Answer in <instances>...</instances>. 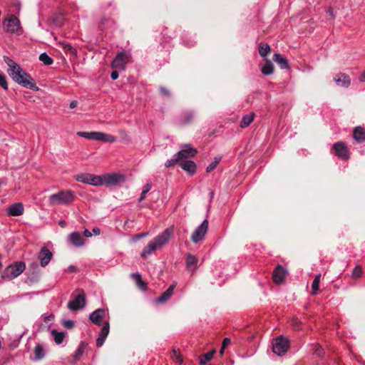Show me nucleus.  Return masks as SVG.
Returning <instances> with one entry per match:
<instances>
[{
  "label": "nucleus",
  "instance_id": "nucleus-63",
  "mask_svg": "<svg viewBox=\"0 0 365 365\" xmlns=\"http://www.w3.org/2000/svg\"><path fill=\"white\" fill-rule=\"evenodd\" d=\"M59 225L61 226V227H64L65 225H66V222L64 220H61L59 222Z\"/></svg>",
  "mask_w": 365,
  "mask_h": 365
},
{
  "label": "nucleus",
  "instance_id": "nucleus-53",
  "mask_svg": "<svg viewBox=\"0 0 365 365\" xmlns=\"http://www.w3.org/2000/svg\"><path fill=\"white\" fill-rule=\"evenodd\" d=\"M327 13L331 16L332 18H335L336 15L334 14V11H333V9L331 7H329L327 9Z\"/></svg>",
  "mask_w": 365,
  "mask_h": 365
},
{
  "label": "nucleus",
  "instance_id": "nucleus-30",
  "mask_svg": "<svg viewBox=\"0 0 365 365\" xmlns=\"http://www.w3.org/2000/svg\"><path fill=\"white\" fill-rule=\"evenodd\" d=\"M254 117L255 114L253 113L245 115L240 121V127L242 128L248 127L253 121Z\"/></svg>",
  "mask_w": 365,
  "mask_h": 365
},
{
  "label": "nucleus",
  "instance_id": "nucleus-29",
  "mask_svg": "<svg viewBox=\"0 0 365 365\" xmlns=\"http://www.w3.org/2000/svg\"><path fill=\"white\" fill-rule=\"evenodd\" d=\"M35 360H41L45 356V351L43 346L41 344H37L34 349Z\"/></svg>",
  "mask_w": 365,
  "mask_h": 365
},
{
  "label": "nucleus",
  "instance_id": "nucleus-26",
  "mask_svg": "<svg viewBox=\"0 0 365 365\" xmlns=\"http://www.w3.org/2000/svg\"><path fill=\"white\" fill-rule=\"evenodd\" d=\"M334 81L337 85H339L341 87H344V88L349 87L351 83L349 76L346 74H344V73H341V74L338 75L334 78Z\"/></svg>",
  "mask_w": 365,
  "mask_h": 365
},
{
  "label": "nucleus",
  "instance_id": "nucleus-59",
  "mask_svg": "<svg viewBox=\"0 0 365 365\" xmlns=\"http://www.w3.org/2000/svg\"><path fill=\"white\" fill-rule=\"evenodd\" d=\"M108 21V19H102V20L101 21V23H100V26H99V27H100V29H101V30L104 29V27L103 26V25L104 24V23H105L106 21Z\"/></svg>",
  "mask_w": 365,
  "mask_h": 365
},
{
  "label": "nucleus",
  "instance_id": "nucleus-17",
  "mask_svg": "<svg viewBox=\"0 0 365 365\" xmlns=\"http://www.w3.org/2000/svg\"><path fill=\"white\" fill-rule=\"evenodd\" d=\"M24 208L21 202H16L11 205L6 209V213L9 216L17 217L24 214Z\"/></svg>",
  "mask_w": 365,
  "mask_h": 365
},
{
  "label": "nucleus",
  "instance_id": "nucleus-48",
  "mask_svg": "<svg viewBox=\"0 0 365 365\" xmlns=\"http://www.w3.org/2000/svg\"><path fill=\"white\" fill-rule=\"evenodd\" d=\"M362 274V268L360 266H356L352 272V277H359Z\"/></svg>",
  "mask_w": 365,
  "mask_h": 365
},
{
  "label": "nucleus",
  "instance_id": "nucleus-34",
  "mask_svg": "<svg viewBox=\"0 0 365 365\" xmlns=\"http://www.w3.org/2000/svg\"><path fill=\"white\" fill-rule=\"evenodd\" d=\"M215 353V351L212 350V351H210L207 353L202 355L200 358V364L205 365V364L207 361H210L213 358Z\"/></svg>",
  "mask_w": 365,
  "mask_h": 365
},
{
  "label": "nucleus",
  "instance_id": "nucleus-55",
  "mask_svg": "<svg viewBox=\"0 0 365 365\" xmlns=\"http://www.w3.org/2000/svg\"><path fill=\"white\" fill-rule=\"evenodd\" d=\"M83 235L86 237H90L92 236V233L88 229H85L83 231Z\"/></svg>",
  "mask_w": 365,
  "mask_h": 365
},
{
  "label": "nucleus",
  "instance_id": "nucleus-18",
  "mask_svg": "<svg viewBox=\"0 0 365 365\" xmlns=\"http://www.w3.org/2000/svg\"><path fill=\"white\" fill-rule=\"evenodd\" d=\"M110 331V324L108 322H105L101 330L99 333V336L96 339V346L101 347L104 344L106 337L108 336Z\"/></svg>",
  "mask_w": 365,
  "mask_h": 365
},
{
  "label": "nucleus",
  "instance_id": "nucleus-40",
  "mask_svg": "<svg viewBox=\"0 0 365 365\" xmlns=\"http://www.w3.org/2000/svg\"><path fill=\"white\" fill-rule=\"evenodd\" d=\"M271 51L269 45L265 43L259 48V53L262 57H266Z\"/></svg>",
  "mask_w": 365,
  "mask_h": 365
},
{
  "label": "nucleus",
  "instance_id": "nucleus-9",
  "mask_svg": "<svg viewBox=\"0 0 365 365\" xmlns=\"http://www.w3.org/2000/svg\"><path fill=\"white\" fill-rule=\"evenodd\" d=\"M208 224V220L205 219L196 227L191 235V240L193 243L197 244L204 239L207 231Z\"/></svg>",
  "mask_w": 365,
  "mask_h": 365
},
{
  "label": "nucleus",
  "instance_id": "nucleus-42",
  "mask_svg": "<svg viewBox=\"0 0 365 365\" xmlns=\"http://www.w3.org/2000/svg\"><path fill=\"white\" fill-rule=\"evenodd\" d=\"M315 356L322 358L324 355V350L319 344H315L314 353Z\"/></svg>",
  "mask_w": 365,
  "mask_h": 365
},
{
  "label": "nucleus",
  "instance_id": "nucleus-39",
  "mask_svg": "<svg viewBox=\"0 0 365 365\" xmlns=\"http://www.w3.org/2000/svg\"><path fill=\"white\" fill-rule=\"evenodd\" d=\"M39 60L46 66L51 65L53 62V58L50 57L46 52L40 54Z\"/></svg>",
  "mask_w": 365,
  "mask_h": 365
},
{
  "label": "nucleus",
  "instance_id": "nucleus-25",
  "mask_svg": "<svg viewBox=\"0 0 365 365\" xmlns=\"http://www.w3.org/2000/svg\"><path fill=\"white\" fill-rule=\"evenodd\" d=\"M116 140H117L116 137L113 135L97 131V133H96V140L97 141H102V142H105V143H115L116 141Z\"/></svg>",
  "mask_w": 365,
  "mask_h": 365
},
{
  "label": "nucleus",
  "instance_id": "nucleus-5",
  "mask_svg": "<svg viewBox=\"0 0 365 365\" xmlns=\"http://www.w3.org/2000/svg\"><path fill=\"white\" fill-rule=\"evenodd\" d=\"M4 24L6 26V32L18 36L23 34L24 31L21 26L20 20L14 15H11L10 17L5 19Z\"/></svg>",
  "mask_w": 365,
  "mask_h": 365
},
{
  "label": "nucleus",
  "instance_id": "nucleus-7",
  "mask_svg": "<svg viewBox=\"0 0 365 365\" xmlns=\"http://www.w3.org/2000/svg\"><path fill=\"white\" fill-rule=\"evenodd\" d=\"M101 176L102 185L107 186L117 185L125 182V176L118 173H106Z\"/></svg>",
  "mask_w": 365,
  "mask_h": 365
},
{
  "label": "nucleus",
  "instance_id": "nucleus-44",
  "mask_svg": "<svg viewBox=\"0 0 365 365\" xmlns=\"http://www.w3.org/2000/svg\"><path fill=\"white\" fill-rule=\"evenodd\" d=\"M194 117H195V114L192 111H191V110L186 111L185 113L184 123H190L194 119Z\"/></svg>",
  "mask_w": 365,
  "mask_h": 365
},
{
  "label": "nucleus",
  "instance_id": "nucleus-60",
  "mask_svg": "<svg viewBox=\"0 0 365 365\" xmlns=\"http://www.w3.org/2000/svg\"><path fill=\"white\" fill-rule=\"evenodd\" d=\"M148 235H149V232H143V233L138 235V238L140 239V238H143V237H145Z\"/></svg>",
  "mask_w": 365,
  "mask_h": 365
},
{
  "label": "nucleus",
  "instance_id": "nucleus-8",
  "mask_svg": "<svg viewBox=\"0 0 365 365\" xmlns=\"http://www.w3.org/2000/svg\"><path fill=\"white\" fill-rule=\"evenodd\" d=\"M75 180L79 182L93 185L101 186L103 181L101 175H96L91 173H81L75 176Z\"/></svg>",
  "mask_w": 365,
  "mask_h": 365
},
{
  "label": "nucleus",
  "instance_id": "nucleus-62",
  "mask_svg": "<svg viewBox=\"0 0 365 365\" xmlns=\"http://www.w3.org/2000/svg\"><path fill=\"white\" fill-rule=\"evenodd\" d=\"M31 267H33L34 269H38V264L36 263H35V262L32 263L31 264Z\"/></svg>",
  "mask_w": 365,
  "mask_h": 365
},
{
  "label": "nucleus",
  "instance_id": "nucleus-1",
  "mask_svg": "<svg viewBox=\"0 0 365 365\" xmlns=\"http://www.w3.org/2000/svg\"><path fill=\"white\" fill-rule=\"evenodd\" d=\"M174 234V227L166 228L159 233L153 240L150 241L140 253L142 258L151 255L155 251L166 245Z\"/></svg>",
  "mask_w": 365,
  "mask_h": 365
},
{
  "label": "nucleus",
  "instance_id": "nucleus-51",
  "mask_svg": "<svg viewBox=\"0 0 365 365\" xmlns=\"http://www.w3.org/2000/svg\"><path fill=\"white\" fill-rule=\"evenodd\" d=\"M230 339L228 338V337H225L224 339H223V341H222V349L220 350V353L222 354L223 353V349L227 346H228V344H230Z\"/></svg>",
  "mask_w": 365,
  "mask_h": 365
},
{
  "label": "nucleus",
  "instance_id": "nucleus-52",
  "mask_svg": "<svg viewBox=\"0 0 365 365\" xmlns=\"http://www.w3.org/2000/svg\"><path fill=\"white\" fill-rule=\"evenodd\" d=\"M117 70L118 69H115V71H112V73L110 74V78L112 80H116L119 77V73Z\"/></svg>",
  "mask_w": 365,
  "mask_h": 365
},
{
  "label": "nucleus",
  "instance_id": "nucleus-54",
  "mask_svg": "<svg viewBox=\"0 0 365 365\" xmlns=\"http://www.w3.org/2000/svg\"><path fill=\"white\" fill-rule=\"evenodd\" d=\"M91 233L92 235H99L101 234V230L98 227H94Z\"/></svg>",
  "mask_w": 365,
  "mask_h": 365
},
{
  "label": "nucleus",
  "instance_id": "nucleus-2",
  "mask_svg": "<svg viewBox=\"0 0 365 365\" xmlns=\"http://www.w3.org/2000/svg\"><path fill=\"white\" fill-rule=\"evenodd\" d=\"M74 193L71 190H61L49 196V202L53 205H66L74 200Z\"/></svg>",
  "mask_w": 365,
  "mask_h": 365
},
{
  "label": "nucleus",
  "instance_id": "nucleus-15",
  "mask_svg": "<svg viewBox=\"0 0 365 365\" xmlns=\"http://www.w3.org/2000/svg\"><path fill=\"white\" fill-rule=\"evenodd\" d=\"M287 270L280 264L277 265L273 271L272 278L274 283L279 284L286 277Z\"/></svg>",
  "mask_w": 365,
  "mask_h": 365
},
{
  "label": "nucleus",
  "instance_id": "nucleus-20",
  "mask_svg": "<svg viewBox=\"0 0 365 365\" xmlns=\"http://www.w3.org/2000/svg\"><path fill=\"white\" fill-rule=\"evenodd\" d=\"M177 283L173 282L170 287L157 299V302L164 303L167 302L173 295Z\"/></svg>",
  "mask_w": 365,
  "mask_h": 365
},
{
  "label": "nucleus",
  "instance_id": "nucleus-13",
  "mask_svg": "<svg viewBox=\"0 0 365 365\" xmlns=\"http://www.w3.org/2000/svg\"><path fill=\"white\" fill-rule=\"evenodd\" d=\"M53 258V253L46 247H43L38 255V259L42 267H46Z\"/></svg>",
  "mask_w": 365,
  "mask_h": 365
},
{
  "label": "nucleus",
  "instance_id": "nucleus-57",
  "mask_svg": "<svg viewBox=\"0 0 365 365\" xmlns=\"http://www.w3.org/2000/svg\"><path fill=\"white\" fill-rule=\"evenodd\" d=\"M78 105V102L76 101H72L70 104H69V107L71 108H75Z\"/></svg>",
  "mask_w": 365,
  "mask_h": 365
},
{
  "label": "nucleus",
  "instance_id": "nucleus-43",
  "mask_svg": "<svg viewBox=\"0 0 365 365\" xmlns=\"http://www.w3.org/2000/svg\"><path fill=\"white\" fill-rule=\"evenodd\" d=\"M4 61L9 67L7 71L11 70L14 66L18 65V63L14 62L11 58L6 56H4Z\"/></svg>",
  "mask_w": 365,
  "mask_h": 365
},
{
  "label": "nucleus",
  "instance_id": "nucleus-6",
  "mask_svg": "<svg viewBox=\"0 0 365 365\" xmlns=\"http://www.w3.org/2000/svg\"><path fill=\"white\" fill-rule=\"evenodd\" d=\"M289 340L283 336H277L272 343V351L278 356L284 355L289 349Z\"/></svg>",
  "mask_w": 365,
  "mask_h": 365
},
{
  "label": "nucleus",
  "instance_id": "nucleus-41",
  "mask_svg": "<svg viewBox=\"0 0 365 365\" xmlns=\"http://www.w3.org/2000/svg\"><path fill=\"white\" fill-rule=\"evenodd\" d=\"M177 163H180V158L178 156L177 154H175V155L172 158H170L166 161V163H165V166L166 168L173 167Z\"/></svg>",
  "mask_w": 365,
  "mask_h": 365
},
{
  "label": "nucleus",
  "instance_id": "nucleus-38",
  "mask_svg": "<svg viewBox=\"0 0 365 365\" xmlns=\"http://www.w3.org/2000/svg\"><path fill=\"white\" fill-rule=\"evenodd\" d=\"M321 274H317L312 283V289L314 294H316L319 288Z\"/></svg>",
  "mask_w": 365,
  "mask_h": 365
},
{
  "label": "nucleus",
  "instance_id": "nucleus-4",
  "mask_svg": "<svg viewBox=\"0 0 365 365\" xmlns=\"http://www.w3.org/2000/svg\"><path fill=\"white\" fill-rule=\"evenodd\" d=\"M76 292H78L76 294L75 293L72 294L73 299L67 304V307L71 311L82 309L86 306V299L84 291L78 289Z\"/></svg>",
  "mask_w": 365,
  "mask_h": 365
},
{
  "label": "nucleus",
  "instance_id": "nucleus-21",
  "mask_svg": "<svg viewBox=\"0 0 365 365\" xmlns=\"http://www.w3.org/2000/svg\"><path fill=\"white\" fill-rule=\"evenodd\" d=\"M197 262H198V260L195 255H192L190 253L187 254L185 263H186V267L188 269V271H190L191 272H194L197 268Z\"/></svg>",
  "mask_w": 365,
  "mask_h": 365
},
{
  "label": "nucleus",
  "instance_id": "nucleus-24",
  "mask_svg": "<svg viewBox=\"0 0 365 365\" xmlns=\"http://www.w3.org/2000/svg\"><path fill=\"white\" fill-rule=\"evenodd\" d=\"M70 242L76 247H82L84 245V239L78 232H73L69 235Z\"/></svg>",
  "mask_w": 365,
  "mask_h": 365
},
{
  "label": "nucleus",
  "instance_id": "nucleus-50",
  "mask_svg": "<svg viewBox=\"0 0 365 365\" xmlns=\"http://www.w3.org/2000/svg\"><path fill=\"white\" fill-rule=\"evenodd\" d=\"M63 326L66 329H71L74 326V322H73V321H72L71 319L66 320L63 322Z\"/></svg>",
  "mask_w": 365,
  "mask_h": 365
},
{
  "label": "nucleus",
  "instance_id": "nucleus-12",
  "mask_svg": "<svg viewBox=\"0 0 365 365\" xmlns=\"http://www.w3.org/2000/svg\"><path fill=\"white\" fill-rule=\"evenodd\" d=\"M332 149L337 157L343 160H347L349 158L348 148L343 142L339 141L335 143L332 146Z\"/></svg>",
  "mask_w": 365,
  "mask_h": 365
},
{
  "label": "nucleus",
  "instance_id": "nucleus-35",
  "mask_svg": "<svg viewBox=\"0 0 365 365\" xmlns=\"http://www.w3.org/2000/svg\"><path fill=\"white\" fill-rule=\"evenodd\" d=\"M261 71L262 73L265 76L272 74L274 71L272 63L270 61H267L265 64L262 67Z\"/></svg>",
  "mask_w": 365,
  "mask_h": 365
},
{
  "label": "nucleus",
  "instance_id": "nucleus-56",
  "mask_svg": "<svg viewBox=\"0 0 365 365\" xmlns=\"http://www.w3.org/2000/svg\"><path fill=\"white\" fill-rule=\"evenodd\" d=\"M76 270H77V267L74 265H70L68 267V271L69 272H76Z\"/></svg>",
  "mask_w": 365,
  "mask_h": 365
},
{
  "label": "nucleus",
  "instance_id": "nucleus-11",
  "mask_svg": "<svg viewBox=\"0 0 365 365\" xmlns=\"http://www.w3.org/2000/svg\"><path fill=\"white\" fill-rule=\"evenodd\" d=\"M20 79L24 82L22 83L20 82V81H17L15 83L22 86L23 88H29L35 91H38L39 90L34 79L26 71H24V74L21 75Z\"/></svg>",
  "mask_w": 365,
  "mask_h": 365
},
{
  "label": "nucleus",
  "instance_id": "nucleus-22",
  "mask_svg": "<svg viewBox=\"0 0 365 365\" xmlns=\"http://www.w3.org/2000/svg\"><path fill=\"white\" fill-rule=\"evenodd\" d=\"M353 138L358 143L365 142V128L361 126H357L354 129Z\"/></svg>",
  "mask_w": 365,
  "mask_h": 365
},
{
  "label": "nucleus",
  "instance_id": "nucleus-10",
  "mask_svg": "<svg viewBox=\"0 0 365 365\" xmlns=\"http://www.w3.org/2000/svg\"><path fill=\"white\" fill-rule=\"evenodd\" d=\"M130 56V53L126 51L119 52L111 63V68L113 69H118L124 71L126 68L127 59Z\"/></svg>",
  "mask_w": 365,
  "mask_h": 365
},
{
  "label": "nucleus",
  "instance_id": "nucleus-28",
  "mask_svg": "<svg viewBox=\"0 0 365 365\" xmlns=\"http://www.w3.org/2000/svg\"><path fill=\"white\" fill-rule=\"evenodd\" d=\"M87 346L86 343L85 341H81L78 346L77 347L76 350L74 352V354L73 356V361H76L80 359L81 356L83 354L86 346Z\"/></svg>",
  "mask_w": 365,
  "mask_h": 365
},
{
  "label": "nucleus",
  "instance_id": "nucleus-16",
  "mask_svg": "<svg viewBox=\"0 0 365 365\" xmlns=\"http://www.w3.org/2000/svg\"><path fill=\"white\" fill-rule=\"evenodd\" d=\"M197 152V150L192 148L190 144H186L176 154L180 158L181 160L182 159L194 157L196 155Z\"/></svg>",
  "mask_w": 365,
  "mask_h": 365
},
{
  "label": "nucleus",
  "instance_id": "nucleus-23",
  "mask_svg": "<svg viewBox=\"0 0 365 365\" xmlns=\"http://www.w3.org/2000/svg\"><path fill=\"white\" fill-rule=\"evenodd\" d=\"M180 166L182 170L193 175L196 171V164L190 160H183L180 163Z\"/></svg>",
  "mask_w": 365,
  "mask_h": 365
},
{
  "label": "nucleus",
  "instance_id": "nucleus-46",
  "mask_svg": "<svg viewBox=\"0 0 365 365\" xmlns=\"http://www.w3.org/2000/svg\"><path fill=\"white\" fill-rule=\"evenodd\" d=\"M132 276L134 277L136 283L139 287H141L142 285H145L144 282L142 279L141 275L139 273H133Z\"/></svg>",
  "mask_w": 365,
  "mask_h": 365
},
{
  "label": "nucleus",
  "instance_id": "nucleus-27",
  "mask_svg": "<svg viewBox=\"0 0 365 365\" xmlns=\"http://www.w3.org/2000/svg\"><path fill=\"white\" fill-rule=\"evenodd\" d=\"M273 60L278 64L281 69H287L289 68L287 60L280 53H275Z\"/></svg>",
  "mask_w": 365,
  "mask_h": 365
},
{
  "label": "nucleus",
  "instance_id": "nucleus-19",
  "mask_svg": "<svg viewBox=\"0 0 365 365\" xmlns=\"http://www.w3.org/2000/svg\"><path fill=\"white\" fill-rule=\"evenodd\" d=\"M24 71L18 64L17 66H14L11 70L7 71V73L14 82L20 81V82L23 83L24 81H21L20 77L22 74H24Z\"/></svg>",
  "mask_w": 365,
  "mask_h": 365
},
{
  "label": "nucleus",
  "instance_id": "nucleus-31",
  "mask_svg": "<svg viewBox=\"0 0 365 365\" xmlns=\"http://www.w3.org/2000/svg\"><path fill=\"white\" fill-rule=\"evenodd\" d=\"M182 43L187 47H192L195 45L196 41L195 39L190 36L188 34H183L181 38Z\"/></svg>",
  "mask_w": 365,
  "mask_h": 365
},
{
  "label": "nucleus",
  "instance_id": "nucleus-64",
  "mask_svg": "<svg viewBox=\"0 0 365 365\" xmlns=\"http://www.w3.org/2000/svg\"><path fill=\"white\" fill-rule=\"evenodd\" d=\"M210 198L212 199L213 198V195H214V192L212 191V192H210Z\"/></svg>",
  "mask_w": 365,
  "mask_h": 365
},
{
  "label": "nucleus",
  "instance_id": "nucleus-58",
  "mask_svg": "<svg viewBox=\"0 0 365 365\" xmlns=\"http://www.w3.org/2000/svg\"><path fill=\"white\" fill-rule=\"evenodd\" d=\"M294 328L296 329H301V322L299 321L296 320L295 324H294Z\"/></svg>",
  "mask_w": 365,
  "mask_h": 365
},
{
  "label": "nucleus",
  "instance_id": "nucleus-37",
  "mask_svg": "<svg viewBox=\"0 0 365 365\" xmlns=\"http://www.w3.org/2000/svg\"><path fill=\"white\" fill-rule=\"evenodd\" d=\"M221 160H222L221 155L215 156L213 161L209 165H207V167L206 168L207 173L212 172L217 167V165L219 164V163L221 161Z\"/></svg>",
  "mask_w": 365,
  "mask_h": 365
},
{
  "label": "nucleus",
  "instance_id": "nucleus-61",
  "mask_svg": "<svg viewBox=\"0 0 365 365\" xmlns=\"http://www.w3.org/2000/svg\"><path fill=\"white\" fill-rule=\"evenodd\" d=\"M359 79L361 81H365V71L361 74Z\"/></svg>",
  "mask_w": 365,
  "mask_h": 365
},
{
  "label": "nucleus",
  "instance_id": "nucleus-47",
  "mask_svg": "<svg viewBox=\"0 0 365 365\" xmlns=\"http://www.w3.org/2000/svg\"><path fill=\"white\" fill-rule=\"evenodd\" d=\"M0 86L4 89H8V83L6 77L4 74L0 73Z\"/></svg>",
  "mask_w": 365,
  "mask_h": 365
},
{
  "label": "nucleus",
  "instance_id": "nucleus-45",
  "mask_svg": "<svg viewBox=\"0 0 365 365\" xmlns=\"http://www.w3.org/2000/svg\"><path fill=\"white\" fill-rule=\"evenodd\" d=\"M174 361L176 363V364H182V356L180 355V354H178L175 349H173V356H172Z\"/></svg>",
  "mask_w": 365,
  "mask_h": 365
},
{
  "label": "nucleus",
  "instance_id": "nucleus-36",
  "mask_svg": "<svg viewBox=\"0 0 365 365\" xmlns=\"http://www.w3.org/2000/svg\"><path fill=\"white\" fill-rule=\"evenodd\" d=\"M151 188H152V184L150 182H148L146 184L144 185V186L143 187V190H142L140 196L138 199L139 202H141L145 200L147 193L151 190Z\"/></svg>",
  "mask_w": 365,
  "mask_h": 365
},
{
  "label": "nucleus",
  "instance_id": "nucleus-14",
  "mask_svg": "<svg viewBox=\"0 0 365 365\" xmlns=\"http://www.w3.org/2000/svg\"><path fill=\"white\" fill-rule=\"evenodd\" d=\"M106 310L104 309H97L89 314V320L97 326H103V319L104 318Z\"/></svg>",
  "mask_w": 365,
  "mask_h": 365
},
{
  "label": "nucleus",
  "instance_id": "nucleus-33",
  "mask_svg": "<svg viewBox=\"0 0 365 365\" xmlns=\"http://www.w3.org/2000/svg\"><path fill=\"white\" fill-rule=\"evenodd\" d=\"M96 133L97 131H91V132H85V131H78L77 132V135L79 137L88 139V140H96Z\"/></svg>",
  "mask_w": 365,
  "mask_h": 365
},
{
  "label": "nucleus",
  "instance_id": "nucleus-32",
  "mask_svg": "<svg viewBox=\"0 0 365 365\" xmlns=\"http://www.w3.org/2000/svg\"><path fill=\"white\" fill-rule=\"evenodd\" d=\"M51 334L53 337L54 341L56 344H61L63 343V339L65 338V334L63 332H58L55 329L51 330Z\"/></svg>",
  "mask_w": 365,
  "mask_h": 365
},
{
  "label": "nucleus",
  "instance_id": "nucleus-49",
  "mask_svg": "<svg viewBox=\"0 0 365 365\" xmlns=\"http://www.w3.org/2000/svg\"><path fill=\"white\" fill-rule=\"evenodd\" d=\"M159 90H160V93L162 96H168V97L170 96V92L165 87L160 86Z\"/></svg>",
  "mask_w": 365,
  "mask_h": 365
},
{
  "label": "nucleus",
  "instance_id": "nucleus-3",
  "mask_svg": "<svg viewBox=\"0 0 365 365\" xmlns=\"http://www.w3.org/2000/svg\"><path fill=\"white\" fill-rule=\"evenodd\" d=\"M24 262L18 261L6 267L1 274V277L5 280L13 279L19 276L25 269Z\"/></svg>",
  "mask_w": 365,
  "mask_h": 365
}]
</instances>
